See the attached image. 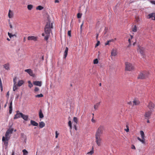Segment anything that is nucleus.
<instances>
[{
	"label": "nucleus",
	"instance_id": "nucleus-1",
	"mask_svg": "<svg viewBox=\"0 0 155 155\" xmlns=\"http://www.w3.org/2000/svg\"><path fill=\"white\" fill-rule=\"evenodd\" d=\"M13 129H9L6 131L5 137L3 136L2 138V141L4 143L5 145L7 146L8 145V141L9 139L10 136H9V134H12L13 131Z\"/></svg>",
	"mask_w": 155,
	"mask_h": 155
},
{
	"label": "nucleus",
	"instance_id": "nucleus-2",
	"mask_svg": "<svg viewBox=\"0 0 155 155\" xmlns=\"http://www.w3.org/2000/svg\"><path fill=\"white\" fill-rule=\"evenodd\" d=\"M53 28L52 23L51 25L50 22H47L44 29L45 34L50 35L51 31V28Z\"/></svg>",
	"mask_w": 155,
	"mask_h": 155
},
{
	"label": "nucleus",
	"instance_id": "nucleus-3",
	"mask_svg": "<svg viewBox=\"0 0 155 155\" xmlns=\"http://www.w3.org/2000/svg\"><path fill=\"white\" fill-rule=\"evenodd\" d=\"M149 75V73L147 71H142L139 74L137 78L138 79H143L148 78Z\"/></svg>",
	"mask_w": 155,
	"mask_h": 155
},
{
	"label": "nucleus",
	"instance_id": "nucleus-4",
	"mask_svg": "<svg viewBox=\"0 0 155 155\" xmlns=\"http://www.w3.org/2000/svg\"><path fill=\"white\" fill-rule=\"evenodd\" d=\"M104 130V127L101 125L97 129L95 134V136L101 137Z\"/></svg>",
	"mask_w": 155,
	"mask_h": 155
},
{
	"label": "nucleus",
	"instance_id": "nucleus-5",
	"mask_svg": "<svg viewBox=\"0 0 155 155\" xmlns=\"http://www.w3.org/2000/svg\"><path fill=\"white\" fill-rule=\"evenodd\" d=\"M125 70L127 71H131L134 69V66L131 63L127 62L125 63Z\"/></svg>",
	"mask_w": 155,
	"mask_h": 155
},
{
	"label": "nucleus",
	"instance_id": "nucleus-6",
	"mask_svg": "<svg viewBox=\"0 0 155 155\" xmlns=\"http://www.w3.org/2000/svg\"><path fill=\"white\" fill-rule=\"evenodd\" d=\"M95 137L96 139L95 141L97 145L99 146H100L102 141V139L101 137L95 136Z\"/></svg>",
	"mask_w": 155,
	"mask_h": 155
},
{
	"label": "nucleus",
	"instance_id": "nucleus-7",
	"mask_svg": "<svg viewBox=\"0 0 155 155\" xmlns=\"http://www.w3.org/2000/svg\"><path fill=\"white\" fill-rule=\"evenodd\" d=\"M22 114V113L20 112L19 110L17 111L16 112V114L14 116V119H16L18 118L21 117Z\"/></svg>",
	"mask_w": 155,
	"mask_h": 155
},
{
	"label": "nucleus",
	"instance_id": "nucleus-8",
	"mask_svg": "<svg viewBox=\"0 0 155 155\" xmlns=\"http://www.w3.org/2000/svg\"><path fill=\"white\" fill-rule=\"evenodd\" d=\"M137 50L141 54H143L144 53L145 48L143 47L138 46L137 48Z\"/></svg>",
	"mask_w": 155,
	"mask_h": 155
},
{
	"label": "nucleus",
	"instance_id": "nucleus-9",
	"mask_svg": "<svg viewBox=\"0 0 155 155\" xmlns=\"http://www.w3.org/2000/svg\"><path fill=\"white\" fill-rule=\"evenodd\" d=\"M148 18H152V20H155V13H152L148 15Z\"/></svg>",
	"mask_w": 155,
	"mask_h": 155
},
{
	"label": "nucleus",
	"instance_id": "nucleus-10",
	"mask_svg": "<svg viewBox=\"0 0 155 155\" xmlns=\"http://www.w3.org/2000/svg\"><path fill=\"white\" fill-rule=\"evenodd\" d=\"M33 84L35 85L41 87V85L42 82L41 81H34Z\"/></svg>",
	"mask_w": 155,
	"mask_h": 155
},
{
	"label": "nucleus",
	"instance_id": "nucleus-11",
	"mask_svg": "<svg viewBox=\"0 0 155 155\" xmlns=\"http://www.w3.org/2000/svg\"><path fill=\"white\" fill-rule=\"evenodd\" d=\"M28 39L29 40H34V41H36L37 40V38L34 36H29L28 37Z\"/></svg>",
	"mask_w": 155,
	"mask_h": 155
},
{
	"label": "nucleus",
	"instance_id": "nucleus-12",
	"mask_svg": "<svg viewBox=\"0 0 155 155\" xmlns=\"http://www.w3.org/2000/svg\"><path fill=\"white\" fill-rule=\"evenodd\" d=\"M68 50V48L67 47H66L64 54V58L65 59L66 58V57L67 56Z\"/></svg>",
	"mask_w": 155,
	"mask_h": 155
},
{
	"label": "nucleus",
	"instance_id": "nucleus-13",
	"mask_svg": "<svg viewBox=\"0 0 155 155\" xmlns=\"http://www.w3.org/2000/svg\"><path fill=\"white\" fill-rule=\"evenodd\" d=\"M151 112L150 111H148L145 113L144 116L146 119L148 118L151 115Z\"/></svg>",
	"mask_w": 155,
	"mask_h": 155
},
{
	"label": "nucleus",
	"instance_id": "nucleus-14",
	"mask_svg": "<svg viewBox=\"0 0 155 155\" xmlns=\"http://www.w3.org/2000/svg\"><path fill=\"white\" fill-rule=\"evenodd\" d=\"M12 101L11 100L9 106V113L10 114H11L12 113Z\"/></svg>",
	"mask_w": 155,
	"mask_h": 155
},
{
	"label": "nucleus",
	"instance_id": "nucleus-15",
	"mask_svg": "<svg viewBox=\"0 0 155 155\" xmlns=\"http://www.w3.org/2000/svg\"><path fill=\"white\" fill-rule=\"evenodd\" d=\"M133 105H139L140 103V102L139 101L136 99H135L133 101Z\"/></svg>",
	"mask_w": 155,
	"mask_h": 155
},
{
	"label": "nucleus",
	"instance_id": "nucleus-16",
	"mask_svg": "<svg viewBox=\"0 0 155 155\" xmlns=\"http://www.w3.org/2000/svg\"><path fill=\"white\" fill-rule=\"evenodd\" d=\"M25 72H27L29 75L31 76H33V73L31 70L30 69H26L25 70Z\"/></svg>",
	"mask_w": 155,
	"mask_h": 155
},
{
	"label": "nucleus",
	"instance_id": "nucleus-17",
	"mask_svg": "<svg viewBox=\"0 0 155 155\" xmlns=\"http://www.w3.org/2000/svg\"><path fill=\"white\" fill-rule=\"evenodd\" d=\"M8 17L10 18H12L13 17V12L11 10H9L8 13Z\"/></svg>",
	"mask_w": 155,
	"mask_h": 155
},
{
	"label": "nucleus",
	"instance_id": "nucleus-18",
	"mask_svg": "<svg viewBox=\"0 0 155 155\" xmlns=\"http://www.w3.org/2000/svg\"><path fill=\"white\" fill-rule=\"evenodd\" d=\"M154 107V104L152 102H150L148 106V107L150 109H152Z\"/></svg>",
	"mask_w": 155,
	"mask_h": 155
},
{
	"label": "nucleus",
	"instance_id": "nucleus-19",
	"mask_svg": "<svg viewBox=\"0 0 155 155\" xmlns=\"http://www.w3.org/2000/svg\"><path fill=\"white\" fill-rule=\"evenodd\" d=\"M117 54V52L116 49H113L111 52V55L112 56H115Z\"/></svg>",
	"mask_w": 155,
	"mask_h": 155
},
{
	"label": "nucleus",
	"instance_id": "nucleus-20",
	"mask_svg": "<svg viewBox=\"0 0 155 155\" xmlns=\"http://www.w3.org/2000/svg\"><path fill=\"white\" fill-rule=\"evenodd\" d=\"M21 117L24 120L27 121L28 120V115H25L22 114Z\"/></svg>",
	"mask_w": 155,
	"mask_h": 155
},
{
	"label": "nucleus",
	"instance_id": "nucleus-21",
	"mask_svg": "<svg viewBox=\"0 0 155 155\" xmlns=\"http://www.w3.org/2000/svg\"><path fill=\"white\" fill-rule=\"evenodd\" d=\"M39 116L40 118H42L44 117V115L41 109H40L39 112Z\"/></svg>",
	"mask_w": 155,
	"mask_h": 155
},
{
	"label": "nucleus",
	"instance_id": "nucleus-22",
	"mask_svg": "<svg viewBox=\"0 0 155 155\" xmlns=\"http://www.w3.org/2000/svg\"><path fill=\"white\" fill-rule=\"evenodd\" d=\"M24 83V81L23 80H19L18 83V84H17L18 86L20 87L22 85H23Z\"/></svg>",
	"mask_w": 155,
	"mask_h": 155
},
{
	"label": "nucleus",
	"instance_id": "nucleus-23",
	"mask_svg": "<svg viewBox=\"0 0 155 155\" xmlns=\"http://www.w3.org/2000/svg\"><path fill=\"white\" fill-rule=\"evenodd\" d=\"M31 124L34 126H38V124L35 121L33 120H31L30 121Z\"/></svg>",
	"mask_w": 155,
	"mask_h": 155
},
{
	"label": "nucleus",
	"instance_id": "nucleus-24",
	"mask_svg": "<svg viewBox=\"0 0 155 155\" xmlns=\"http://www.w3.org/2000/svg\"><path fill=\"white\" fill-rule=\"evenodd\" d=\"M45 126V123L43 121L39 123V127L40 128H42Z\"/></svg>",
	"mask_w": 155,
	"mask_h": 155
},
{
	"label": "nucleus",
	"instance_id": "nucleus-25",
	"mask_svg": "<svg viewBox=\"0 0 155 155\" xmlns=\"http://www.w3.org/2000/svg\"><path fill=\"white\" fill-rule=\"evenodd\" d=\"M101 103V102H100L98 103H96L94 105V108L96 110H97V108L99 106Z\"/></svg>",
	"mask_w": 155,
	"mask_h": 155
},
{
	"label": "nucleus",
	"instance_id": "nucleus-26",
	"mask_svg": "<svg viewBox=\"0 0 155 155\" xmlns=\"http://www.w3.org/2000/svg\"><path fill=\"white\" fill-rule=\"evenodd\" d=\"M4 68L6 70H8L9 69V64H5L4 65Z\"/></svg>",
	"mask_w": 155,
	"mask_h": 155
},
{
	"label": "nucleus",
	"instance_id": "nucleus-27",
	"mask_svg": "<svg viewBox=\"0 0 155 155\" xmlns=\"http://www.w3.org/2000/svg\"><path fill=\"white\" fill-rule=\"evenodd\" d=\"M8 35L10 38H11L13 36H15V37H16L17 36L16 34L12 35V34L9 32L8 33Z\"/></svg>",
	"mask_w": 155,
	"mask_h": 155
},
{
	"label": "nucleus",
	"instance_id": "nucleus-28",
	"mask_svg": "<svg viewBox=\"0 0 155 155\" xmlns=\"http://www.w3.org/2000/svg\"><path fill=\"white\" fill-rule=\"evenodd\" d=\"M18 85L16 84H14L13 86V91H15L16 90L18 89Z\"/></svg>",
	"mask_w": 155,
	"mask_h": 155
},
{
	"label": "nucleus",
	"instance_id": "nucleus-29",
	"mask_svg": "<svg viewBox=\"0 0 155 155\" xmlns=\"http://www.w3.org/2000/svg\"><path fill=\"white\" fill-rule=\"evenodd\" d=\"M140 133L142 139H144V132L143 131L141 130Z\"/></svg>",
	"mask_w": 155,
	"mask_h": 155
},
{
	"label": "nucleus",
	"instance_id": "nucleus-30",
	"mask_svg": "<svg viewBox=\"0 0 155 155\" xmlns=\"http://www.w3.org/2000/svg\"><path fill=\"white\" fill-rule=\"evenodd\" d=\"M132 30L134 32H136L137 31V28L136 25L132 28Z\"/></svg>",
	"mask_w": 155,
	"mask_h": 155
},
{
	"label": "nucleus",
	"instance_id": "nucleus-31",
	"mask_svg": "<svg viewBox=\"0 0 155 155\" xmlns=\"http://www.w3.org/2000/svg\"><path fill=\"white\" fill-rule=\"evenodd\" d=\"M43 7L41 5H39L36 7V9L38 10H41L43 9Z\"/></svg>",
	"mask_w": 155,
	"mask_h": 155
},
{
	"label": "nucleus",
	"instance_id": "nucleus-32",
	"mask_svg": "<svg viewBox=\"0 0 155 155\" xmlns=\"http://www.w3.org/2000/svg\"><path fill=\"white\" fill-rule=\"evenodd\" d=\"M33 5H29L27 6V8L28 10H31L33 8Z\"/></svg>",
	"mask_w": 155,
	"mask_h": 155
},
{
	"label": "nucleus",
	"instance_id": "nucleus-33",
	"mask_svg": "<svg viewBox=\"0 0 155 155\" xmlns=\"http://www.w3.org/2000/svg\"><path fill=\"white\" fill-rule=\"evenodd\" d=\"M22 152H23L24 155H27L28 153V151L25 149L23 150H22Z\"/></svg>",
	"mask_w": 155,
	"mask_h": 155
},
{
	"label": "nucleus",
	"instance_id": "nucleus-34",
	"mask_svg": "<svg viewBox=\"0 0 155 155\" xmlns=\"http://www.w3.org/2000/svg\"><path fill=\"white\" fill-rule=\"evenodd\" d=\"M68 126L70 127V129L71 130V129L72 127V123L70 120H69V121L68 122Z\"/></svg>",
	"mask_w": 155,
	"mask_h": 155
},
{
	"label": "nucleus",
	"instance_id": "nucleus-35",
	"mask_svg": "<svg viewBox=\"0 0 155 155\" xmlns=\"http://www.w3.org/2000/svg\"><path fill=\"white\" fill-rule=\"evenodd\" d=\"M43 96V95L42 94H38L35 96L36 97H42Z\"/></svg>",
	"mask_w": 155,
	"mask_h": 155
},
{
	"label": "nucleus",
	"instance_id": "nucleus-36",
	"mask_svg": "<svg viewBox=\"0 0 155 155\" xmlns=\"http://www.w3.org/2000/svg\"><path fill=\"white\" fill-rule=\"evenodd\" d=\"M73 121L74 122H75L76 124L78 123V120L77 118L76 117H74Z\"/></svg>",
	"mask_w": 155,
	"mask_h": 155
},
{
	"label": "nucleus",
	"instance_id": "nucleus-37",
	"mask_svg": "<svg viewBox=\"0 0 155 155\" xmlns=\"http://www.w3.org/2000/svg\"><path fill=\"white\" fill-rule=\"evenodd\" d=\"M49 35L46 34V35L45 37V40L47 41L49 38Z\"/></svg>",
	"mask_w": 155,
	"mask_h": 155
},
{
	"label": "nucleus",
	"instance_id": "nucleus-38",
	"mask_svg": "<svg viewBox=\"0 0 155 155\" xmlns=\"http://www.w3.org/2000/svg\"><path fill=\"white\" fill-rule=\"evenodd\" d=\"M28 86L30 88L32 87L33 86V85L31 83V81H28Z\"/></svg>",
	"mask_w": 155,
	"mask_h": 155
},
{
	"label": "nucleus",
	"instance_id": "nucleus-39",
	"mask_svg": "<svg viewBox=\"0 0 155 155\" xmlns=\"http://www.w3.org/2000/svg\"><path fill=\"white\" fill-rule=\"evenodd\" d=\"M126 127L127 128V129H125L124 130L127 132H128L129 131V127L127 125H126Z\"/></svg>",
	"mask_w": 155,
	"mask_h": 155
},
{
	"label": "nucleus",
	"instance_id": "nucleus-40",
	"mask_svg": "<svg viewBox=\"0 0 155 155\" xmlns=\"http://www.w3.org/2000/svg\"><path fill=\"white\" fill-rule=\"evenodd\" d=\"M82 14L80 13H78L77 15V17L78 18H81L82 16Z\"/></svg>",
	"mask_w": 155,
	"mask_h": 155
},
{
	"label": "nucleus",
	"instance_id": "nucleus-41",
	"mask_svg": "<svg viewBox=\"0 0 155 155\" xmlns=\"http://www.w3.org/2000/svg\"><path fill=\"white\" fill-rule=\"evenodd\" d=\"M16 80H17V78L16 77H15L13 78V83L14 84H16Z\"/></svg>",
	"mask_w": 155,
	"mask_h": 155
},
{
	"label": "nucleus",
	"instance_id": "nucleus-42",
	"mask_svg": "<svg viewBox=\"0 0 155 155\" xmlns=\"http://www.w3.org/2000/svg\"><path fill=\"white\" fill-rule=\"evenodd\" d=\"M131 39L129 38L128 40V41L129 43V45H128V47H129L131 45Z\"/></svg>",
	"mask_w": 155,
	"mask_h": 155
},
{
	"label": "nucleus",
	"instance_id": "nucleus-43",
	"mask_svg": "<svg viewBox=\"0 0 155 155\" xmlns=\"http://www.w3.org/2000/svg\"><path fill=\"white\" fill-rule=\"evenodd\" d=\"M98 60L97 59H96L94 60V64H97L98 63Z\"/></svg>",
	"mask_w": 155,
	"mask_h": 155
},
{
	"label": "nucleus",
	"instance_id": "nucleus-44",
	"mask_svg": "<svg viewBox=\"0 0 155 155\" xmlns=\"http://www.w3.org/2000/svg\"><path fill=\"white\" fill-rule=\"evenodd\" d=\"M136 21L138 22L140 21V18L139 17L137 16L135 17Z\"/></svg>",
	"mask_w": 155,
	"mask_h": 155
},
{
	"label": "nucleus",
	"instance_id": "nucleus-45",
	"mask_svg": "<svg viewBox=\"0 0 155 155\" xmlns=\"http://www.w3.org/2000/svg\"><path fill=\"white\" fill-rule=\"evenodd\" d=\"M140 141L141 142L143 143V144L145 143V140L144 138V139H141V140Z\"/></svg>",
	"mask_w": 155,
	"mask_h": 155
},
{
	"label": "nucleus",
	"instance_id": "nucleus-46",
	"mask_svg": "<svg viewBox=\"0 0 155 155\" xmlns=\"http://www.w3.org/2000/svg\"><path fill=\"white\" fill-rule=\"evenodd\" d=\"M59 134L58 133V132L57 131H55V138H57L58 137V135H59Z\"/></svg>",
	"mask_w": 155,
	"mask_h": 155
},
{
	"label": "nucleus",
	"instance_id": "nucleus-47",
	"mask_svg": "<svg viewBox=\"0 0 155 155\" xmlns=\"http://www.w3.org/2000/svg\"><path fill=\"white\" fill-rule=\"evenodd\" d=\"M39 90V89L38 87H36L34 90V91L35 92H37Z\"/></svg>",
	"mask_w": 155,
	"mask_h": 155
},
{
	"label": "nucleus",
	"instance_id": "nucleus-48",
	"mask_svg": "<svg viewBox=\"0 0 155 155\" xmlns=\"http://www.w3.org/2000/svg\"><path fill=\"white\" fill-rule=\"evenodd\" d=\"M94 151L92 150L91 151H90L88 152L87 153V154H92L93 153Z\"/></svg>",
	"mask_w": 155,
	"mask_h": 155
},
{
	"label": "nucleus",
	"instance_id": "nucleus-49",
	"mask_svg": "<svg viewBox=\"0 0 155 155\" xmlns=\"http://www.w3.org/2000/svg\"><path fill=\"white\" fill-rule=\"evenodd\" d=\"M71 31H68V35L70 37H71Z\"/></svg>",
	"mask_w": 155,
	"mask_h": 155
},
{
	"label": "nucleus",
	"instance_id": "nucleus-50",
	"mask_svg": "<svg viewBox=\"0 0 155 155\" xmlns=\"http://www.w3.org/2000/svg\"><path fill=\"white\" fill-rule=\"evenodd\" d=\"M100 43V41H97V43L95 47H96L98 46L99 45Z\"/></svg>",
	"mask_w": 155,
	"mask_h": 155
},
{
	"label": "nucleus",
	"instance_id": "nucleus-51",
	"mask_svg": "<svg viewBox=\"0 0 155 155\" xmlns=\"http://www.w3.org/2000/svg\"><path fill=\"white\" fill-rule=\"evenodd\" d=\"M110 42L109 41H107V42L106 43H105V45H109V43H110Z\"/></svg>",
	"mask_w": 155,
	"mask_h": 155
},
{
	"label": "nucleus",
	"instance_id": "nucleus-52",
	"mask_svg": "<svg viewBox=\"0 0 155 155\" xmlns=\"http://www.w3.org/2000/svg\"><path fill=\"white\" fill-rule=\"evenodd\" d=\"M150 2L152 4L155 5V1H150Z\"/></svg>",
	"mask_w": 155,
	"mask_h": 155
},
{
	"label": "nucleus",
	"instance_id": "nucleus-53",
	"mask_svg": "<svg viewBox=\"0 0 155 155\" xmlns=\"http://www.w3.org/2000/svg\"><path fill=\"white\" fill-rule=\"evenodd\" d=\"M131 148L133 149H135V146L133 145H131Z\"/></svg>",
	"mask_w": 155,
	"mask_h": 155
},
{
	"label": "nucleus",
	"instance_id": "nucleus-54",
	"mask_svg": "<svg viewBox=\"0 0 155 155\" xmlns=\"http://www.w3.org/2000/svg\"><path fill=\"white\" fill-rule=\"evenodd\" d=\"M0 87L1 89V91H3V86H2V84H0Z\"/></svg>",
	"mask_w": 155,
	"mask_h": 155
},
{
	"label": "nucleus",
	"instance_id": "nucleus-55",
	"mask_svg": "<svg viewBox=\"0 0 155 155\" xmlns=\"http://www.w3.org/2000/svg\"><path fill=\"white\" fill-rule=\"evenodd\" d=\"M114 40H116V38H114V39H112L111 40H109V41L110 42H113V41H114Z\"/></svg>",
	"mask_w": 155,
	"mask_h": 155
},
{
	"label": "nucleus",
	"instance_id": "nucleus-56",
	"mask_svg": "<svg viewBox=\"0 0 155 155\" xmlns=\"http://www.w3.org/2000/svg\"><path fill=\"white\" fill-rule=\"evenodd\" d=\"M91 121L93 123H95V120H94L93 118L92 119H91Z\"/></svg>",
	"mask_w": 155,
	"mask_h": 155
},
{
	"label": "nucleus",
	"instance_id": "nucleus-57",
	"mask_svg": "<svg viewBox=\"0 0 155 155\" xmlns=\"http://www.w3.org/2000/svg\"><path fill=\"white\" fill-rule=\"evenodd\" d=\"M9 92L8 91L7 92V93L6 96H7L8 97L9 96Z\"/></svg>",
	"mask_w": 155,
	"mask_h": 155
},
{
	"label": "nucleus",
	"instance_id": "nucleus-58",
	"mask_svg": "<svg viewBox=\"0 0 155 155\" xmlns=\"http://www.w3.org/2000/svg\"><path fill=\"white\" fill-rule=\"evenodd\" d=\"M59 2V1L58 0H55V2L56 3H58Z\"/></svg>",
	"mask_w": 155,
	"mask_h": 155
},
{
	"label": "nucleus",
	"instance_id": "nucleus-59",
	"mask_svg": "<svg viewBox=\"0 0 155 155\" xmlns=\"http://www.w3.org/2000/svg\"><path fill=\"white\" fill-rule=\"evenodd\" d=\"M137 139L140 141L141 140V139L139 137H137Z\"/></svg>",
	"mask_w": 155,
	"mask_h": 155
},
{
	"label": "nucleus",
	"instance_id": "nucleus-60",
	"mask_svg": "<svg viewBox=\"0 0 155 155\" xmlns=\"http://www.w3.org/2000/svg\"><path fill=\"white\" fill-rule=\"evenodd\" d=\"M74 129L76 130H77V127H76V125H75L74 126Z\"/></svg>",
	"mask_w": 155,
	"mask_h": 155
},
{
	"label": "nucleus",
	"instance_id": "nucleus-61",
	"mask_svg": "<svg viewBox=\"0 0 155 155\" xmlns=\"http://www.w3.org/2000/svg\"><path fill=\"white\" fill-rule=\"evenodd\" d=\"M10 28H12V25L10 24Z\"/></svg>",
	"mask_w": 155,
	"mask_h": 155
},
{
	"label": "nucleus",
	"instance_id": "nucleus-62",
	"mask_svg": "<svg viewBox=\"0 0 155 155\" xmlns=\"http://www.w3.org/2000/svg\"><path fill=\"white\" fill-rule=\"evenodd\" d=\"M130 38L131 39L133 38V36H132V35H130Z\"/></svg>",
	"mask_w": 155,
	"mask_h": 155
},
{
	"label": "nucleus",
	"instance_id": "nucleus-63",
	"mask_svg": "<svg viewBox=\"0 0 155 155\" xmlns=\"http://www.w3.org/2000/svg\"><path fill=\"white\" fill-rule=\"evenodd\" d=\"M134 2V1H132V0H130V3H133Z\"/></svg>",
	"mask_w": 155,
	"mask_h": 155
},
{
	"label": "nucleus",
	"instance_id": "nucleus-64",
	"mask_svg": "<svg viewBox=\"0 0 155 155\" xmlns=\"http://www.w3.org/2000/svg\"><path fill=\"white\" fill-rule=\"evenodd\" d=\"M12 155H14V151H13L12 152Z\"/></svg>",
	"mask_w": 155,
	"mask_h": 155
}]
</instances>
